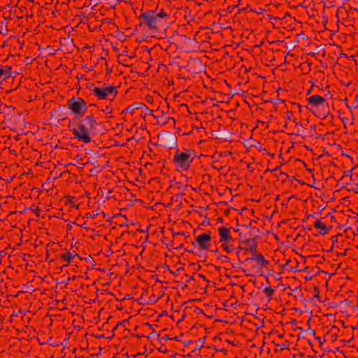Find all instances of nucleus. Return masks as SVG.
<instances>
[{"label": "nucleus", "instance_id": "obj_1", "mask_svg": "<svg viewBox=\"0 0 358 358\" xmlns=\"http://www.w3.org/2000/svg\"><path fill=\"white\" fill-rule=\"evenodd\" d=\"M170 14L166 13L163 8L159 11L157 9L150 10L141 13L138 17L140 27H146L148 30L155 34L164 28L169 20Z\"/></svg>", "mask_w": 358, "mask_h": 358}, {"label": "nucleus", "instance_id": "obj_6", "mask_svg": "<svg viewBox=\"0 0 358 358\" xmlns=\"http://www.w3.org/2000/svg\"><path fill=\"white\" fill-rule=\"evenodd\" d=\"M306 100L312 106L323 109V111L320 112L317 115L318 117L324 120L327 117L329 113V103L324 97L320 95L314 94L307 98Z\"/></svg>", "mask_w": 358, "mask_h": 358}, {"label": "nucleus", "instance_id": "obj_42", "mask_svg": "<svg viewBox=\"0 0 358 358\" xmlns=\"http://www.w3.org/2000/svg\"><path fill=\"white\" fill-rule=\"evenodd\" d=\"M281 174H284L286 177H288L287 174H286V173H281Z\"/></svg>", "mask_w": 358, "mask_h": 358}, {"label": "nucleus", "instance_id": "obj_28", "mask_svg": "<svg viewBox=\"0 0 358 358\" xmlns=\"http://www.w3.org/2000/svg\"><path fill=\"white\" fill-rule=\"evenodd\" d=\"M173 236H185V234L184 232H178V233H173Z\"/></svg>", "mask_w": 358, "mask_h": 358}, {"label": "nucleus", "instance_id": "obj_40", "mask_svg": "<svg viewBox=\"0 0 358 358\" xmlns=\"http://www.w3.org/2000/svg\"><path fill=\"white\" fill-rule=\"evenodd\" d=\"M289 260H287V261L286 262V264L284 265V267H285V266L288 264V263H289Z\"/></svg>", "mask_w": 358, "mask_h": 358}, {"label": "nucleus", "instance_id": "obj_18", "mask_svg": "<svg viewBox=\"0 0 358 358\" xmlns=\"http://www.w3.org/2000/svg\"><path fill=\"white\" fill-rule=\"evenodd\" d=\"M358 108V93L355 95L354 101L351 106L348 105V108L350 109V110H352V108Z\"/></svg>", "mask_w": 358, "mask_h": 358}, {"label": "nucleus", "instance_id": "obj_44", "mask_svg": "<svg viewBox=\"0 0 358 358\" xmlns=\"http://www.w3.org/2000/svg\"><path fill=\"white\" fill-rule=\"evenodd\" d=\"M357 177H358V174H357Z\"/></svg>", "mask_w": 358, "mask_h": 358}, {"label": "nucleus", "instance_id": "obj_24", "mask_svg": "<svg viewBox=\"0 0 358 358\" xmlns=\"http://www.w3.org/2000/svg\"><path fill=\"white\" fill-rule=\"evenodd\" d=\"M172 339H176V340H177V338H176V337H175L174 338H171L169 335H166L165 336H162V337L159 338V340H160V341H167V340H172Z\"/></svg>", "mask_w": 358, "mask_h": 358}, {"label": "nucleus", "instance_id": "obj_10", "mask_svg": "<svg viewBox=\"0 0 358 358\" xmlns=\"http://www.w3.org/2000/svg\"><path fill=\"white\" fill-rule=\"evenodd\" d=\"M218 232L220 236V242L233 241L229 229L222 227L218 229Z\"/></svg>", "mask_w": 358, "mask_h": 358}, {"label": "nucleus", "instance_id": "obj_17", "mask_svg": "<svg viewBox=\"0 0 358 358\" xmlns=\"http://www.w3.org/2000/svg\"><path fill=\"white\" fill-rule=\"evenodd\" d=\"M264 292L267 297L271 299L272 296L274 294L275 289L271 287H266L264 288Z\"/></svg>", "mask_w": 358, "mask_h": 358}, {"label": "nucleus", "instance_id": "obj_33", "mask_svg": "<svg viewBox=\"0 0 358 358\" xmlns=\"http://www.w3.org/2000/svg\"><path fill=\"white\" fill-rule=\"evenodd\" d=\"M199 277L203 278L204 280H206V276L203 274H199Z\"/></svg>", "mask_w": 358, "mask_h": 358}, {"label": "nucleus", "instance_id": "obj_37", "mask_svg": "<svg viewBox=\"0 0 358 358\" xmlns=\"http://www.w3.org/2000/svg\"><path fill=\"white\" fill-rule=\"evenodd\" d=\"M343 101L345 102L346 106L348 107V105H349L348 103V99L345 98Z\"/></svg>", "mask_w": 358, "mask_h": 358}, {"label": "nucleus", "instance_id": "obj_27", "mask_svg": "<svg viewBox=\"0 0 358 358\" xmlns=\"http://www.w3.org/2000/svg\"><path fill=\"white\" fill-rule=\"evenodd\" d=\"M293 103V105L296 106L298 108L299 112L301 113V105L300 103Z\"/></svg>", "mask_w": 358, "mask_h": 358}, {"label": "nucleus", "instance_id": "obj_38", "mask_svg": "<svg viewBox=\"0 0 358 358\" xmlns=\"http://www.w3.org/2000/svg\"><path fill=\"white\" fill-rule=\"evenodd\" d=\"M231 266H232L233 268H238V266H237L236 264H231Z\"/></svg>", "mask_w": 358, "mask_h": 358}, {"label": "nucleus", "instance_id": "obj_23", "mask_svg": "<svg viewBox=\"0 0 358 358\" xmlns=\"http://www.w3.org/2000/svg\"><path fill=\"white\" fill-rule=\"evenodd\" d=\"M98 213L95 211H92V213H88L86 214V217L87 218H94L98 215Z\"/></svg>", "mask_w": 358, "mask_h": 358}, {"label": "nucleus", "instance_id": "obj_22", "mask_svg": "<svg viewBox=\"0 0 358 358\" xmlns=\"http://www.w3.org/2000/svg\"><path fill=\"white\" fill-rule=\"evenodd\" d=\"M286 116L288 120L295 122V119L293 118L294 115H293V112L292 110L287 111L286 113Z\"/></svg>", "mask_w": 358, "mask_h": 358}, {"label": "nucleus", "instance_id": "obj_3", "mask_svg": "<svg viewBox=\"0 0 358 358\" xmlns=\"http://www.w3.org/2000/svg\"><path fill=\"white\" fill-rule=\"evenodd\" d=\"M195 152L191 149L178 150L173 156V164L178 171L189 169L190 164L195 158Z\"/></svg>", "mask_w": 358, "mask_h": 358}, {"label": "nucleus", "instance_id": "obj_15", "mask_svg": "<svg viewBox=\"0 0 358 358\" xmlns=\"http://www.w3.org/2000/svg\"><path fill=\"white\" fill-rule=\"evenodd\" d=\"M248 244V250L253 254H256L257 243L255 238L249 239L247 241Z\"/></svg>", "mask_w": 358, "mask_h": 358}, {"label": "nucleus", "instance_id": "obj_21", "mask_svg": "<svg viewBox=\"0 0 358 358\" xmlns=\"http://www.w3.org/2000/svg\"><path fill=\"white\" fill-rule=\"evenodd\" d=\"M217 259H220L222 262H230V259L227 255H220L217 257Z\"/></svg>", "mask_w": 358, "mask_h": 358}, {"label": "nucleus", "instance_id": "obj_4", "mask_svg": "<svg viewBox=\"0 0 358 358\" xmlns=\"http://www.w3.org/2000/svg\"><path fill=\"white\" fill-rule=\"evenodd\" d=\"M66 106L76 118L83 117L87 109L86 101L78 96L68 99Z\"/></svg>", "mask_w": 358, "mask_h": 358}, {"label": "nucleus", "instance_id": "obj_41", "mask_svg": "<svg viewBox=\"0 0 358 358\" xmlns=\"http://www.w3.org/2000/svg\"><path fill=\"white\" fill-rule=\"evenodd\" d=\"M277 169H278V166L275 167V169H273V170H271V171H275V170H277Z\"/></svg>", "mask_w": 358, "mask_h": 358}, {"label": "nucleus", "instance_id": "obj_14", "mask_svg": "<svg viewBox=\"0 0 358 358\" xmlns=\"http://www.w3.org/2000/svg\"><path fill=\"white\" fill-rule=\"evenodd\" d=\"M266 19L268 20L273 25L274 27L278 28L280 25H282V18L279 17H275L272 15L268 14L266 15Z\"/></svg>", "mask_w": 358, "mask_h": 358}, {"label": "nucleus", "instance_id": "obj_7", "mask_svg": "<svg viewBox=\"0 0 358 358\" xmlns=\"http://www.w3.org/2000/svg\"><path fill=\"white\" fill-rule=\"evenodd\" d=\"M245 262L250 268V270L256 271L269 264V261L265 259L262 254H253L251 257L246 258Z\"/></svg>", "mask_w": 358, "mask_h": 358}, {"label": "nucleus", "instance_id": "obj_43", "mask_svg": "<svg viewBox=\"0 0 358 358\" xmlns=\"http://www.w3.org/2000/svg\"><path fill=\"white\" fill-rule=\"evenodd\" d=\"M218 252V250H217V249H216V250H215V252Z\"/></svg>", "mask_w": 358, "mask_h": 358}, {"label": "nucleus", "instance_id": "obj_20", "mask_svg": "<svg viewBox=\"0 0 358 358\" xmlns=\"http://www.w3.org/2000/svg\"><path fill=\"white\" fill-rule=\"evenodd\" d=\"M158 299L155 296L152 295L150 296L148 301L146 302L147 304H154L157 301Z\"/></svg>", "mask_w": 358, "mask_h": 358}, {"label": "nucleus", "instance_id": "obj_36", "mask_svg": "<svg viewBox=\"0 0 358 358\" xmlns=\"http://www.w3.org/2000/svg\"><path fill=\"white\" fill-rule=\"evenodd\" d=\"M185 251H186V252H193V250H191V248L185 249Z\"/></svg>", "mask_w": 358, "mask_h": 358}, {"label": "nucleus", "instance_id": "obj_39", "mask_svg": "<svg viewBox=\"0 0 358 358\" xmlns=\"http://www.w3.org/2000/svg\"><path fill=\"white\" fill-rule=\"evenodd\" d=\"M203 341H204V338H200V339L199 340V341L200 342V343H203Z\"/></svg>", "mask_w": 358, "mask_h": 358}, {"label": "nucleus", "instance_id": "obj_11", "mask_svg": "<svg viewBox=\"0 0 358 358\" xmlns=\"http://www.w3.org/2000/svg\"><path fill=\"white\" fill-rule=\"evenodd\" d=\"M75 257H78V255L75 252H71L69 251H66L64 253H62L60 255V259L63 262L66 263L63 266H67Z\"/></svg>", "mask_w": 358, "mask_h": 358}, {"label": "nucleus", "instance_id": "obj_16", "mask_svg": "<svg viewBox=\"0 0 358 358\" xmlns=\"http://www.w3.org/2000/svg\"><path fill=\"white\" fill-rule=\"evenodd\" d=\"M231 241H222L221 242V248L226 251L227 253L232 252L234 250V247L230 243Z\"/></svg>", "mask_w": 358, "mask_h": 358}, {"label": "nucleus", "instance_id": "obj_8", "mask_svg": "<svg viewBox=\"0 0 358 358\" xmlns=\"http://www.w3.org/2000/svg\"><path fill=\"white\" fill-rule=\"evenodd\" d=\"M211 242V234L210 231H208L206 233H203L198 235L195 238V241L192 242V245L196 246V245L202 250H210V243Z\"/></svg>", "mask_w": 358, "mask_h": 358}, {"label": "nucleus", "instance_id": "obj_5", "mask_svg": "<svg viewBox=\"0 0 358 358\" xmlns=\"http://www.w3.org/2000/svg\"><path fill=\"white\" fill-rule=\"evenodd\" d=\"M92 94L98 99H108L112 101L117 94V90L115 86H110L106 83L99 87H94L92 90Z\"/></svg>", "mask_w": 358, "mask_h": 358}, {"label": "nucleus", "instance_id": "obj_32", "mask_svg": "<svg viewBox=\"0 0 358 358\" xmlns=\"http://www.w3.org/2000/svg\"><path fill=\"white\" fill-rule=\"evenodd\" d=\"M125 320H122V321H120L117 324H116V327H115V329H116L119 325H122L123 323H124Z\"/></svg>", "mask_w": 358, "mask_h": 358}, {"label": "nucleus", "instance_id": "obj_12", "mask_svg": "<svg viewBox=\"0 0 358 358\" xmlns=\"http://www.w3.org/2000/svg\"><path fill=\"white\" fill-rule=\"evenodd\" d=\"M11 76V67L8 66H0V80L3 81Z\"/></svg>", "mask_w": 358, "mask_h": 358}, {"label": "nucleus", "instance_id": "obj_26", "mask_svg": "<svg viewBox=\"0 0 358 358\" xmlns=\"http://www.w3.org/2000/svg\"><path fill=\"white\" fill-rule=\"evenodd\" d=\"M40 211H41L40 208H39L38 206H36V208H35V210H34V212H35V213L36 214V216H38H38L40 215V214H39V212H40Z\"/></svg>", "mask_w": 358, "mask_h": 358}, {"label": "nucleus", "instance_id": "obj_13", "mask_svg": "<svg viewBox=\"0 0 358 358\" xmlns=\"http://www.w3.org/2000/svg\"><path fill=\"white\" fill-rule=\"evenodd\" d=\"M314 227L316 229H320L319 234L320 235H325V234H327L329 232V229L331 228V227H329L328 228L327 227V225L324 222H321L320 220H317L314 223Z\"/></svg>", "mask_w": 358, "mask_h": 358}, {"label": "nucleus", "instance_id": "obj_19", "mask_svg": "<svg viewBox=\"0 0 358 358\" xmlns=\"http://www.w3.org/2000/svg\"><path fill=\"white\" fill-rule=\"evenodd\" d=\"M353 169L350 170V171H345L342 178H341V180L343 179L344 178H345L346 176H348V175H350V182H345V185H348L349 183H350V182L352 180V175L350 174L351 172L352 171Z\"/></svg>", "mask_w": 358, "mask_h": 358}, {"label": "nucleus", "instance_id": "obj_35", "mask_svg": "<svg viewBox=\"0 0 358 358\" xmlns=\"http://www.w3.org/2000/svg\"><path fill=\"white\" fill-rule=\"evenodd\" d=\"M149 111H150V113L151 115H152L154 116V117H155V118H157V117H159V116H155V115L152 114V110H150Z\"/></svg>", "mask_w": 358, "mask_h": 358}, {"label": "nucleus", "instance_id": "obj_34", "mask_svg": "<svg viewBox=\"0 0 358 358\" xmlns=\"http://www.w3.org/2000/svg\"><path fill=\"white\" fill-rule=\"evenodd\" d=\"M19 313H21V314H24V315H25V311H24V310H22V309H20V310H19Z\"/></svg>", "mask_w": 358, "mask_h": 358}, {"label": "nucleus", "instance_id": "obj_2", "mask_svg": "<svg viewBox=\"0 0 358 358\" xmlns=\"http://www.w3.org/2000/svg\"><path fill=\"white\" fill-rule=\"evenodd\" d=\"M99 124L93 115H87L80 120L76 127L73 128L72 132L74 138L83 143H88L92 141V135L94 134L95 126Z\"/></svg>", "mask_w": 358, "mask_h": 358}, {"label": "nucleus", "instance_id": "obj_29", "mask_svg": "<svg viewBox=\"0 0 358 358\" xmlns=\"http://www.w3.org/2000/svg\"><path fill=\"white\" fill-rule=\"evenodd\" d=\"M159 351L162 352H166L167 350L166 349V347H164V346H162L159 349Z\"/></svg>", "mask_w": 358, "mask_h": 358}, {"label": "nucleus", "instance_id": "obj_9", "mask_svg": "<svg viewBox=\"0 0 358 358\" xmlns=\"http://www.w3.org/2000/svg\"><path fill=\"white\" fill-rule=\"evenodd\" d=\"M143 108H145L146 110L148 109L145 103L142 102H134V103L127 106L124 110H123L122 113H129L131 115H133L135 110Z\"/></svg>", "mask_w": 358, "mask_h": 358}, {"label": "nucleus", "instance_id": "obj_30", "mask_svg": "<svg viewBox=\"0 0 358 358\" xmlns=\"http://www.w3.org/2000/svg\"><path fill=\"white\" fill-rule=\"evenodd\" d=\"M315 291L317 292V294L314 295V297L315 298H319V291H318V288L317 287H315Z\"/></svg>", "mask_w": 358, "mask_h": 358}, {"label": "nucleus", "instance_id": "obj_31", "mask_svg": "<svg viewBox=\"0 0 358 358\" xmlns=\"http://www.w3.org/2000/svg\"><path fill=\"white\" fill-rule=\"evenodd\" d=\"M350 113H351V115H352V118H351L352 122H351V124H354V120H355V117H354V115H353V113H352V110H350Z\"/></svg>", "mask_w": 358, "mask_h": 358}, {"label": "nucleus", "instance_id": "obj_25", "mask_svg": "<svg viewBox=\"0 0 358 358\" xmlns=\"http://www.w3.org/2000/svg\"><path fill=\"white\" fill-rule=\"evenodd\" d=\"M103 112H106L107 114H112V108L110 106H107L105 109H102Z\"/></svg>", "mask_w": 358, "mask_h": 358}]
</instances>
